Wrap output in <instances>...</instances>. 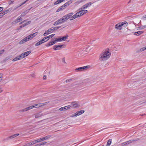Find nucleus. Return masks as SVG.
Listing matches in <instances>:
<instances>
[{
    "mask_svg": "<svg viewBox=\"0 0 146 146\" xmlns=\"http://www.w3.org/2000/svg\"><path fill=\"white\" fill-rule=\"evenodd\" d=\"M110 53L108 51H104L100 54L99 56V60L101 61H105L110 58Z\"/></svg>",
    "mask_w": 146,
    "mask_h": 146,
    "instance_id": "f257e3e1",
    "label": "nucleus"
},
{
    "mask_svg": "<svg viewBox=\"0 0 146 146\" xmlns=\"http://www.w3.org/2000/svg\"><path fill=\"white\" fill-rule=\"evenodd\" d=\"M128 25V23L126 21L123 22L121 23H119L115 25V27L116 29L120 30L122 27L125 28Z\"/></svg>",
    "mask_w": 146,
    "mask_h": 146,
    "instance_id": "f03ea898",
    "label": "nucleus"
},
{
    "mask_svg": "<svg viewBox=\"0 0 146 146\" xmlns=\"http://www.w3.org/2000/svg\"><path fill=\"white\" fill-rule=\"evenodd\" d=\"M73 14L74 13H73L71 12L65 15L64 16L66 21L69 19H70V20H72L74 19H72V17H73Z\"/></svg>",
    "mask_w": 146,
    "mask_h": 146,
    "instance_id": "7ed1b4c3",
    "label": "nucleus"
},
{
    "mask_svg": "<svg viewBox=\"0 0 146 146\" xmlns=\"http://www.w3.org/2000/svg\"><path fill=\"white\" fill-rule=\"evenodd\" d=\"M90 66H86L83 67H80L75 69V70L78 72H80L86 70Z\"/></svg>",
    "mask_w": 146,
    "mask_h": 146,
    "instance_id": "20e7f679",
    "label": "nucleus"
},
{
    "mask_svg": "<svg viewBox=\"0 0 146 146\" xmlns=\"http://www.w3.org/2000/svg\"><path fill=\"white\" fill-rule=\"evenodd\" d=\"M35 108V106H29L28 107L25 108L23 109H22L20 110H19V112H25L28 110H29L31 109H32Z\"/></svg>",
    "mask_w": 146,
    "mask_h": 146,
    "instance_id": "39448f33",
    "label": "nucleus"
},
{
    "mask_svg": "<svg viewBox=\"0 0 146 146\" xmlns=\"http://www.w3.org/2000/svg\"><path fill=\"white\" fill-rule=\"evenodd\" d=\"M31 52V50H29L24 53H22L20 55H21V58H23L27 56Z\"/></svg>",
    "mask_w": 146,
    "mask_h": 146,
    "instance_id": "423d86ee",
    "label": "nucleus"
},
{
    "mask_svg": "<svg viewBox=\"0 0 146 146\" xmlns=\"http://www.w3.org/2000/svg\"><path fill=\"white\" fill-rule=\"evenodd\" d=\"M29 36H27V37L24 38L23 39L21 40L19 42L20 44H22L26 42L29 40V39L30 38Z\"/></svg>",
    "mask_w": 146,
    "mask_h": 146,
    "instance_id": "0eeeda50",
    "label": "nucleus"
},
{
    "mask_svg": "<svg viewBox=\"0 0 146 146\" xmlns=\"http://www.w3.org/2000/svg\"><path fill=\"white\" fill-rule=\"evenodd\" d=\"M19 133H16L14 135H13L11 136L8 137L6 138V139H4V140H8L10 139H13L15 137L19 136Z\"/></svg>",
    "mask_w": 146,
    "mask_h": 146,
    "instance_id": "6e6552de",
    "label": "nucleus"
},
{
    "mask_svg": "<svg viewBox=\"0 0 146 146\" xmlns=\"http://www.w3.org/2000/svg\"><path fill=\"white\" fill-rule=\"evenodd\" d=\"M64 45H54L53 46V48L55 50H57L60 49L62 46Z\"/></svg>",
    "mask_w": 146,
    "mask_h": 146,
    "instance_id": "1a4fd4ad",
    "label": "nucleus"
},
{
    "mask_svg": "<svg viewBox=\"0 0 146 146\" xmlns=\"http://www.w3.org/2000/svg\"><path fill=\"white\" fill-rule=\"evenodd\" d=\"M51 136L50 135H48L45 137H42L39 139H38L37 142H39L43 140H45L46 139L49 138Z\"/></svg>",
    "mask_w": 146,
    "mask_h": 146,
    "instance_id": "9d476101",
    "label": "nucleus"
},
{
    "mask_svg": "<svg viewBox=\"0 0 146 146\" xmlns=\"http://www.w3.org/2000/svg\"><path fill=\"white\" fill-rule=\"evenodd\" d=\"M84 111H85L84 110H82L78 111L76 113H75L74 114V115L72 116V117H73L74 116H79L84 113Z\"/></svg>",
    "mask_w": 146,
    "mask_h": 146,
    "instance_id": "9b49d317",
    "label": "nucleus"
},
{
    "mask_svg": "<svg viewBox=\"0 0 146 146\" xmlns=\"http://www.w3.org/2000/svg\"><path fill=\"white\" fill-rule=\"evenodd\" d=\"M68 36H64L62 38L60 37L56 39V42L65 41L67 38Z\"/></svg>",
    "mask_w": 146,
    "mask_h": 146,
    "instance_id": "f8f14e48",
    "label": "nucleus"
},
{
    "mask_svg": "<svg viewBox=\"0 0 146 146\" xmlns=\"http://www.w3.org/2000/svg\"><path fill=\"white\" fill-rule=\"evenodd\" d=\"M45 114L43 113H41L40 112L37 113L35 114V118H38L44 115Z\"/></svg>",
    "mask_w": 146,
    "mask_h": 146,
    "instance_id": "ddd939ff",
    "label": "nucleus"
},
{
    "mask_svg": "<svg viewBox=\"0 0 146 146\" xmlns=\"http://www.w3.org/2000/svg\"><path fill=\"white\" fill-rule=\"evenodd\" d=\"M38 32H36L35 33L28 36H29V37H30V38L29 39V40L32 39L33 37H35L36 35H37L38 34Z\"/></svg>",
    "mask_w": 146,
    "mask_h": 146,
    "instance_id": "4468645a",
    "label": "nucleus"
},
{
    "mask_svg": "<svg viewBox=\"0 0 146 146\" xmlns=\"http://www.w3.org/2000/svg\"><path fill=\"white\" fill-rule=\"evenodd\" d=\"M81 16L80 15V14L79 11L77 12L76 14L73 15V17H72V19H75L78 17Z\"/></svg>",
    "mask_w": 146,
    "mask_h": 146,
    "instance_id": "2eb2a0df",
    "label": "nucleus"
},
{
    "mask_svg": "<svg viewBox=\"0 0 146 146\" xmlns=\"http://www.w3.org/2000/svg\"><path fill=\"white\" fill-rule=\"evenodd\" d=\"M58 20L59 21L60 24L63 23L66 21L64 16H63L62 18L60 19H58Z\"/></svg>",
    "mask_w": 146,
    "mask_h": 146,
    "instance_id": "dca6fc26",
    "label": "nucleus"
},
{
    "mask_svg": "<svg viewBox=\"0 0 146 146\" xmlns=\"http://www.w3.org/2000/svg\"><path fill=\"white\" fill-rule=\"evenodd\" d=\"M21 58V55H20L19 56H17L14 58L12 60L13 61H15L17 60L22 59Z\"/></svg>",
    "mask_w": 146,
    "mask_h": 146,
    "instance_id": "f3484780",
    "label": "nucleus"
},
{
    "mask_svg": "<svg viewBox=\"0 0 146 146\" xmlns=\"http://www.w3.org/2000/svg\"><path fill=\"white\" fill-rule=\"evenodd\" d=\"M38 139L34 141H32L31 142H30V143H28L26 145V146H30L31 145H33L34 144L36 143V142H37Z\"/></svg>",
    "mask_w": 146,
    "mask_h": 146,
    "instance_id": "a211bd4d",
    "label": "nucleus"
},
{
    "mask_svg": "<svg viewBox=\"0 0 146 146\" xmlns=\"http://www.w3.org/2000/svg\"><path fill=\"white\" fill-rule=\"evenodd\" d=\"M31 22L30 21H28L27 22H26V23L23 24L21 26H20V28H23L26 26L28 25L29 24H30L31 23Z\"/></svg>",
    "mask_w": 146,
    "mask_h": 146,
    "instance_id": "6ab92c4d",
    "label": "nucleus"
},
{
    "mask_svg": "<svg viewBox=\"0 0 146 146\" xmlns=\"http://www.w3.org/2000/svg\"><path fill=\"white\" fill-rule=\"evenodd\" d=\"M143 33V31H139L137 32H135L134 33V35H135L139 36L142 34Z\"/></svg>",
    "mask_w": 146,
    "mask_h": 146,
    "instance_id": "aec40b11",
    "label": "nucleus"
},
{
    "mask_svg": "<svg viewBox=\"0 0 146 146\" xmlns=\"http://www.w3.org/2000/svg\"><path fill=\"white\" fill-rule=\"evenodd\" d=\"M55 35V34H52L51 35H50L49 36H46L44 37V38L45 39H46L48 38V39L46 40L47 41L48 40V39H49V38H52L53 36H54Z\"/></svg>",
    "mask_w": 146,
    "mask_h": 146,
    "instance_id": "412c9836",
    "label": "nucleus"
},
{
    "mask_svg": "<svg viewBox=\"0 0 146 146\" xmlns=\"http://www.w3.org/2000/svg\"><path fill=\"white\" fill-rule=\"evenodd\" d=\"M53 30L52 28H50L47 31V35L50 34V33L52 32Z\"/></svg>",
    "mask_w": 146,
    "mask_h": 146,
    "instance_id": "4be33fe9",
    "label": "nucleus"
},
{
    "mask_svg": "<svg viewBox=\"0 0 146 146\" xmlns=\"http://www.w3.org/2000/svg\"><path fill=\"white\" fill-rule=\"evenodd\" d=\"M61 24L58 20L56 21L54 23L53 25L54 26L57 25H58Z\"/></svg>",
    "mask_w": 146,
    "mask_h": 146,
    "instance_id": "5701e85b",
    "label": "nucleus"
},
{
    "mask_svg": "<svg viewBox=\"0 0 146 146\" xmlns=\"http://www.w3.org/2000/svg\"><path fill=\"white\" fill-rule=\"evenodd\" d=\"M111 139H110L107 142V144L106 146H109L111 144Z\"/></svg>",
    "mask_w": 146,
    "mask_h": 146,
    "instance_id": "b1692460",
    "label": "nucleus"
},
{
    "mask_svg": "<svg viewBox=\"0 0 146 146\" xmlns=\"http://www.w3.org/2000/svg\"><path fill=\"white\" fill-rule=\"evenodd\" d=\"M79 12L80 14V15H81V16L85 14V11L84 10H81L79 11Z\"/></svg>",
    "mask_w": 146,
    "mask_h": 146,
    "instance_id": "393cba45",
    "label": "nucleus"
},
{
    "mask_svg": "<svg viewBox=\"0 0 146 146\" xmlns=\"http://www.w3.org/2000/svg\"><path fill=\"white\" fill-rule=\"evenodd\" d=\"M87 8V7H86V5L85 4L83 5L81 8L79 9V10H84Z\"/></svg>",
    "mask_w": 146,
    "mask_h": 146,
    "instance_id": "a878e982",
    "label": "nucleus"
},
{
    "mask_svg": "<svg viewBox=\"0 0 146 146\" xmlns=\"http://www.w3.org/2000/svg\"><path fill=\"white\" fill-rule=\"evenodd\" d=\"M16 20L17 22L18 23L19 22L21 21L22 20V19L21 18V17L19 16L17 18Z\"/></svg>",
    "mask_w": 146,
    "mask_h": 146,
    "instance_id": "bb28decb",
    "label": "nucleus"
},
{
    "mask_svg": "<svg viewBox=\"0 0 146 146\" xmlns=\"http://www.w3.org/2000/svg\"><path fill=\"white\" fill-rule=\"evenodd\" d=\"M61 3V1H60V0H57V1H56V2H54V5H56L59 3Z\"/></svg>",
    "mask_w": 146,
    "mask_h": 146,
    "instance_id": "cd10ccee",
    "label": "nucleus"
},
{
    "mask_svg": "<svg viewBox=\"0 0 146 146\" xmlns=\"http://www.w3.org/2000/svg\"><path fill=\"white\" fill-rule=\"evenodd\" d=\"M45 39L44 38L42 40L40 41L39 42H40L41 44L47 41V40L45 41Z\"/></svg>",
    "mask_w": 146,
    "mask_h": 146,
    "instance_id": "c85d7f7f",
    "label": "nucleus"
},
{
    "mask_svg": "<svg viewBox=\"0 0 146 146\" xmlns=\"http://www.w3.org/2000/svg\"><path fill=\"white\" fill-rule=\"evenodd\" d=\"M78 105L77 103H75L73 104V106H72V107L75 108L78 107Z\"/></svg>",
    "mask_w": 146,
    "mask_h": 146,
    "instance_id": "c756f323",
    "label": "nucleus"
},
{
    "mask_svg": "<svg viewBox=\"0 0 146 146\" xmlns=\"http://www.w3.org/2000/svg\"><path fill=\"white\" fill-rule=\"evenodd\" d=\"M72 0H70L65 3L68 6L69 4H70L72 2Z\"/></svg>",
    "mask_w": 146,
    "mask_h": 146,
    "instance_id": "7c9ffc66",
    "label": "nucleus"
},
{
    "mask_svg": "<svg viewBox=\"0 0 146 146\" xmlns=\"http://www.w3.org/2000/svg\"><path fill=\"white\" fill-rule=\"evenodd\" d=\"M52 41L48 43L47 45H46V46H51L53 45V44L52 43Z\"/></svg>",
    "mask_w": 146,
    "mask_h": 146,
    "instance_id": "2f4dec72",
    "label": "nucleus"
},
{
    "mask_svg": "<svg viewBox=\"0 0 146 146\" xmlns=\"http://www.w3.org/2000/svg\"><path fill=\"white\" fill-rule=\"evenodd\" d=\"M37 106H38V107H39V108L43 106V103H40L37 104Z\"/></svg>",
    "mask_w": 146,
    "mask_h": 146,
    "instance_id": "473e14b6",
    "label": "nucleus"
},
{
    "mask_svg": "<svg viewBox=\"0 0 146 146\" xmlns=\"http://www.w3.org/2000/svg\"><path fill=\"white\" fill-rule=\"evenodd\" d=\"M60 27H61L60 26L55 27H54V28H53L52 29L53 31H54L56 30H57V29H59Z\"/></svg>",
    "mask_w": 146,
    "mask_h": 146,
    "instance_id": "72a5a7b5",
    "label": "nucleus"
},
{
    "mask_svg": "<svg viewBox=\"0 0 146 146\" xmlns=\"http://www.w3.org/2000/svg\"><path fill=\"white\" fill-rule=\"evenodd\" d=\"M92 4V3L91 2H89L88 3L86 4L85 5H86V7L87 8L90 7Z\"/></svg>",
    "mask_w": 146,
    "mask_h": 146,
    "instance_id": "f704fd0d",
    "label": "nucleus"
},
{
    "mask_svg": "<svg viewBox=\"0 0 146 146\" xmlns=\"http://www.w3.org/2000/svg\"><path fill=\"white\" fill-rule=\"evenodd\" d=\"M59 110L61 111H62L63 110H66V108L65 107H61V108H60L59 109Z\"/></svg>",
    "mask_w": 146,
    "mask_h": 146,
    "instance_id": "c9c22d12",
    "label": "nucleus"
},
{
    "mask_svg": "<svg viewBox=\"0 0 146 146\" xmlns=\"http://www.w3.org/2000/svg\"><path fill=\"white\" fill-rule=\"evenodd\" d=\"M146 27V25H144L143 26L141 27H139V30H142L145 28Z\"/></svg>",
    "mask_w": 146,
    "mask_h": 146,
    "instance_id": "e433bc0d",
    "label": "nucleus"
},
{
    "mask_svg": "<svg viewBox=\"0 0 146 146\" xmlns=\"http://www.w3.org/2000/svg\"><path fill=\"white\" fill-rule=\"evenodd\" d=\"M14 2V1L13 0H10L8 3L9 5H10L13 4V3Z\"/></svg>",
    "mask_w": 146,
    "mask_h": 146,
    "instance_id": "4c0bfd02",
    "label": "nucleus"
},
{
    "mask_svg": "<svg viewBox=\"0 0 146 146\" xmlns=\"http://www.w3.org/2000/svg\"><path fill=\"white\" fill-rule=\"evenodd\" d=\"M142 19L143 21H146V15L143 16L142 18Z\"/></svg>",
    "mask_w": 146,
    "mask_h": 146,
    "instance_id": "58836bf2",
    "label": "nucleus"
},
{
    "mask_svg": "<svg viewBox=\"0 0 146 146\" xmlns=\"http://www.w3.org/2000/svg\"><path fill=\"white\" fill-rule=\"evenodd\" d=\"M5 50L4 49H2L1 50H0V56H1V55L3 53H4Z\"/></svg>",
    "mask_w": 146,
    "mask_h": 146,
    "instance_id": "ea45409f",
    "label": "nucleus"
},
{
    "mask_svg": "<svg viewBox=\"0 0 146 146\" xmlns=\"http://www.w3.org/2000/svg\"><path fill=\"white\" fill-rule=\"evenodd\" d=\"M3 75V74L2 73H0V82L2 80Z\"/></svg>",
    "mask_w": 146,
    "mask_h": 146,
    "instance_id": "a19ab883",
    "label": "nucleus"
},
{
    "mask_svg": "<svg viewBox=\"0 0 146 146\" xmlns=\"http://www.w3.org/2000/svg\"><path fill=\"white\" fill-rule=\"evenodd\" d=\"M5 15L4 13L3 12H2L0 13V18L2 17V16Z\"/></svg>",
    "mask_w": 146,
    "mask_h": 146,
    "instance_id": "79ce46f5",
    "label": "nucleus"
},
{
    "mask_svg": "<svg viewBox=\"0 0 146 146\" xmlns=\"http://www.w3.org/2000/svg\"><path fill=\"white\" fill-rule=\"evenodd\" d=\"M145 50H146V46H145L142 48H141L140 49V50L141 51H143Z\"/></svg>",
    "mask_w": 146,
    "mask_h": 146,
    "instance_id": "37998d69",
    "label": "nucleus"
},
{
    "mask_svg": "<svg viewBox=\"0 0 146 146\" xmlns=\"http://www.w3.org/2000/svg\"><path fill=\"white\" fill-rule=\"evenodd\" d=\"M72 80V79H67L66 80V83L68 82H70Z\"/></svg>",
    "mask_w": 146,
    "mask_h": 146,
    "instance_id": "c03bdc74",
    "label": "nucleus"
},
{
    "mask_svg": "<svg viewBox=\"0 0 146 146\" xmlns=\"http://www.w3.org/2000/svg\"><path fill=\"white\" fill-rule=\"evenodd\" d=\"M126 143H127V144L132 143L133 142V141H132V140H131L129 141H126Z\"/></svg>",
    "mask_w": 146,
    "mask_h": 146,
    "instance_id": "a18cd8bd",
    "label": "nucleus"
},
{
    "mask_svg": "<svg viewBox=\"0 0 146 146\" xmlns=\"http://www.w3.org/2000/svg\"><path fill=\"white\" fill-rule=\"evenodd\" d=\"M40 44H41L40 43V42H39V41L36 43L35 46H38L40 45Z\"/></svg>",
    "mask_w": 146,
    "mask_h": 146,
    "instance_id": "49530a36",
    "label": "nucleus"
},
{
    "mask_svg": "<svg viewBox=\"0 0 146 146\" xmlns=\"http://www.w3.org/2000/svg\"><path fill=\"white\" fill-rule=\"evenodd\" d=\"M46 143V141H44L42 142L41 143H40L41 144V145H44Z\"/></svg>",
    "mask_w": 146,
    "mask_h": 146,
    "instance_id": "de8ad7c7",
    "label": "nucleus"
},
{
    "mask_svg": "<svg viewBox=\"0 0 146 146\" xmlns=\"http://www.w3.org/2000/svg\"><path fill=\"white\" fill-rule=\"evenodd\" d=\"M68 109L70 108H72V106L70 105L66 106Z\"/></svg>",
    "mask_w": 146,
    "mask_h": 146,
    "instance_id": "09e8293b",
    "label": "nucleus"
},
{
    "mask_svg": "<svg viewBox=\"0 0 146 146\" xmlns=\"http://www.w3.org/2000/svg\"><path fill=\"white\" fill-rule=\"evenodd\" d=\"M28 0H26V1H25V2H23V3H22L21 5H20V6H21V5H23V4H25L26 2H27L28 1Z\"/></svg>",
    "mask_w": 146,
    "mask_h": 146,
    "instance_id": "8fccbe9b",
    "label": "nucleus"
},
{
    "mask_svg": "<svg viewBox=\"0 0 146 146\" xmlns=\"http://www.w3.org/2000/svg\"><path fill=\"white\" fill-rule=\"evenodd\" d=\"M49 102H44V103H43V106L48 104Z\"/></svg>",
    "mask_w": 146,
    "mask_h": 146,
    "instance_id": "3c124183",
    "label": "nucleus"
},
{
    "mask_svg": "<svg viewBox=\"0 0 146 146\" xmlns=\"http://www.w3.org/2000/svg\"><path fill=\"white\" fill-rule=\"evenodd\" d=\"M126 144H127V143H126V142H124L122 144H121V145H122V146H123V145H124Z\"/></svg>",
    "mask_w": 146,
    "mask_h": 146,
    "instance_id": "603ef678",
    "label": "nucleus"
},
{
    "mask_svg": "<svg viewBox=\"0 0 146 146\" xmlns=\"http://www.w3.org/2000/svg\"><path fill=\"white\" fill-rule=\"evenodd\" d=\"M37 104H34L33 106H35V108H38L39 107H38V106L37 105Z\"/></svg>",
    "mask_w": 146,
    "mask_h": 146,
    "instance_id": "864d4df0",
    "label": "nucleus"
},
{
    "mask_svg": "<svg viewBox=\"0 0 146 146\" xmlns=\"http://www.w3.org/2000/svg\"><path fill=\"white\" fill-rule=\"evenodd\" d=\"M59 8L60 9V10H63V9H64V8H63V7L62 6H61Z\"/></svg>",
    "mask_w": 146,
    "mask_h": 146,
    "instance_id": "5fc2aeb1",
    "label": "nucleus"
},
{
    "mask_svg": "<svg viewBox=\"0 0 146 146\" xmlns=\"http://www.w3.org/2000/svg\"><path fill=\"white\" fill-rule=\"evenodd\" d=\"M62 6L63 7V8L64 7H67L68 6H67V5H66L65 3L64 5H62Z\"/></svg>",
    "mask_w": 146,
    "mask_h": 146,
    "instance_id": "6e6d98bb",
    "label": "nucleus"
},
{
    "mask_svg": "<svg viewBox=\"0 0 146 146\" xmlns=\"http://www.w3.org/2000/svg\"><path fill=\"white\" fill-rule=\"evenodd\" d=\"M46 76L44 75L43 76V80H46Z\"/></svg>",
    "mask_w": 146,
    "mask_h": 146,
    "instance_id": "4d7b16f0",
    "label": "nucleus"
},
{
    "mask_svg": "<svg viewBox=\"0 0 146 146\" xmlns=\"http://www.w3.org/2000/svg\"><path fill=\"white\" fill-rule=\"evenodd\" d=\"M56 39L54 41H52V43L53 44H55L56 42Z\"/></svg>",
    "mask_w": 146,
    "mask_h": 146,
    "instance_id": "13d9d810",
    "label": "nucleus"
},
{
    "mask_svg": "<svg viewBox=\"0 0 146 146\" xmlns=\"http://www.w3.org/2000/svg\"><path fill=\"white\" fill-rule=\"evenodd\" d=\"M8 10H6L5 11H3V13H4L5 15V14L7 13V12H8Z\"/></svg>",
    "mask_w": 146,
    "mask_h": 146,
    "instance_id": "bf43d9fd",
    "label": "nucleus"
},
{
    "mask_svg": "<svg viewBox=\"0 0 146 146\" xmlns=\"http://www.w3.org/2000/svg\"><path fill=\"white\" fill-rule=\"evenodd\" d=\"M3 8L2 7H0V12L2 11L3 10Z\"/></svg>",
    "mask_w": 146,
    "mask_h": 146,
    "instance_id": "052dcab7",
    "label": "nucleus"
},
{
    "mask_svg": "<svg viewBox=\"0 0 146 146\" xmlns=\"http://www.w3.org/2000/svg\"><path fill=\"white\" fill-rule=\"evenodd\" d=\"M47 35V34L46 31L45 33H44L43 35L45 36H46Z\"/></svg>",
    "mask_w": 146,
    "mask_h": 146,
    "instance_id": "680f3d73",
    "label": "nucleus"
},
{
    "mask_svg": "<svg viewBox=\"0 0 146 146\" xmlns=\"http://www.w3.org/2000/svg\"><path fill=\"white\" fill-rule=\"evenodd\" d=\"M61 10H60V9L59 8L56 10V12H58L59 11H60Z\"/></svg>",
    "mask_w": 146,
    "mask_h": 146,
    "instance_id": "e2e57ef3",
    "label": "nucleus"
},
{
    "mask_svg": "<svg viewBox=\"0 0 146 146\" xmlns=\"http://www.w3.org/2000/svg\"><path fill=\"white\" fill-rule=\"evenodd\" d=\"M25 20H24V21H23L22 22H21L20 23V24H22L23 23H24V22H25Z\"/></svg>",
    "mask_w": 146,
    "mask_h": 146,
    "instance_id": "0e129e2a",
    "label": "nucleus"
},
{
    "mask_svg": "<svg viewBox=\"0 0 146 146\" xmlns=\"http://www.w3.org/2000/svg\"><path fill=\"white\" fill-rule=\"evenodd\" d=\"M41 145V144H38L36 145H35V146H40Z\"/></svg>",
    "mask_w": 146,
    "mask_h": 146,
    "instance_id": "69168bd1",
    "label": "nucleus"
},
{
    "mask_svg": "<svg viewBox=\"0 0 146 146\" xmlns=\"http://www.w3.org/2000/svg\"><path fill=\"white\" fill-rule=\"evenodd\" d=\"M137 141V140H136V139H133V140H132V141H133V142H134V141Z\"/></svg>",
    "mask_w": 146,
    "mask_h": 146,
    "instance_id": "338daca9",
    "label": "nucleus"
},
{
    "mask_svg": "<svg viewBox=\"0 0 146 146\" xmlns=\"http://www.w3.org/2000/svg\"><path fill=\"white\" fill-rule=\"evenodd\" d=\"M2 92V89L0 88V93Z\"/></svg>",
    "mask_w": 146,
    "mask_h": 146,
    "instance_id": "774afa93",
    "label": "nucleus"
}]
</instances>
